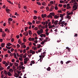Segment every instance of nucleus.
<instances>
[{"label":"nucleus","instance_id":"obj_1","mask_svg":"<svg viewBox=\"0 0 78 78\" xmlns=\"http://www.w3.org/2000/svg\"><path fill=\"white\" fill-rule=\"evenodd\" d=\"M12 45V44H11L10 43H8L6 45L7 46H6V48H7V49H11V48H12V47H9V46H11V45Z\"/></svg>","mask_w":78,"mask_h":78},{"label":"nucleus","instance_id":"obj_2","mask_svg":"<svg viewBox=\"0 0 78 78\" xmlns=\"http://www.w3.org/2000/svg\"><path fill=\"white\" fill-rule=\"evenodd\" d=\"M50 15H49L47 17H51V18H52V16H55V13L54 12H52L50 13Z\"/></svg>","mask_w":78,"mask_h":78},{"label":"nucleus","instance_id":"obj_3","mask_svg":"<svg viewBox=\"0 0 78 78\" xmlns=\"http://www.w3.org/2000/svg\"><path fill=\"white\" fill-rule=\"evenodd\" d=\"M37 33L38 35H40L41 34H42V33H43V29H41V30H38L37 31Z\"/></svg>","mask_w":78,"mask_h":78},{"label":"nucleus","instance_id":"obj_4","mask_svg":"<svg viewBox=\"0 0 78 78\" xmlns=\"http://www.w3.org/2000/svg\"><path fill=\"white\" fill-rule=\"evenodd\" d=\"M29 59H30L27 58H26L24 59V62L25 64H26L27 63V62L28 61V60H29Z\"/></svg>","mask_w":78,"mask_h":78},{"label":"nucleus","instance_id":"obj_5","mask_svg":"<svg viewBox=\"0 0 78 78\" xmlns=\"http://www.w3.org/2000/svg\"><path fill=\"white\" fill-rule=\"evenodd\" d=\"M78 5H74L73 6V8L74 9V10L76 11L77 9H78Z\"/></svg>","mask_w":78,"mask_h":78},{"label":"nucleus","instance_id":"obj_6","mask_svg":"<svg viewBox=\"0 0 78 78\" xmlns=\"http://www.w3.org/2000/svg\"><path fill=\"white\" fill-rule=\"evenodd\" d=\"M23 34L24 36H28V31H27L25 32H24L23 33Z\"/></svg>","mask_w":78,"mask_h":78},{"label":"nucleus","instance_id":"obj_7","mask_svg":"<svg viewBox=\"0 0 78 78\" xmlns=\"http://www.w3.org/2000/svg\"><path fill=\"white\" fill-rule=\"evenodd\" d=\"M28 40L29 41H34V38H32L31 37H30L28 38Z\"/></svg>","mask_w":78,"mask_h":78},{"label":"nucleus","instance_id":"obj_8","mask_svg":"<svg viewBox=\"0 0 78 78\" xmlns=\"http://www.w3.org/2000/svg\"><path fill=\"white\" fill-rule=\"evenodd\" d=\"M64 23H65V21H62V22H61V25H62V27H64Z\"/></svg>","mask_w":78,"mask_h":78},{"label":"nucleus","instance_id":"obj_9","mask_svg":"<svg viewBox=\"0 0 78 78\" xmlns=\"http://www.w3.org/2000/svg\"><path fill=\"white\" fill-rule=\"evenodd\" d=\"M2 37H5V36H6V34L3 33L2 35Z\"/></svg>","mask_w":78,"mask_h":78},{"label":"nucleus","instance_id":"obj_10","mask_svg":"<svg viewBox=\"0 0 78 78\" xmlns=\"http://www.w3.org/2000/svg\"><path fill=\"white\" fill-rule=\"evenodd\" d=\"M41 17H42L43 18H44V17H46V14H42L41 15Z\"/></svg>","mask_w":78,"mask_h":78},{"label":"nucleus","instance_id":"obj_11","mask_svg":"<svg viewBox=\"0 0 78 78\" xmlns=\"http://www.w3.org/2000/svg\"><path fill=\"white\" fill-rule=\"evenodd\" d=\"M58 21L56 20L55 22H54V24H55V25H56L58 23Z\"/></svg>","mask_w":78,"mask_h":78},{"label":"nucleus","instance_id":"obj_12","mask_svg":"<svg viewBox=\"0 0 78 78\" xmlns=\"http://www.w3.org/2000/svg\"><path fill=\"white\" fill-rule=\"evenodd\" d=\"M6 12H7V13H9V11H11V10H9V9H6Z\"/></svg>","mask_w":78,"mask_h":78},{"label":"nucleus","instance_id":"obj_13","mask_svg":"<svg viewBox=\"0 0 78 78\" xmlns=\"http://www.w3.org/2000/svg\"><path fill=\"white\" fill-rule=\"evenodd\" d=\"M28 32H29V34L30 35H31L32 34V33H32V32H31V30H29L28 31Z\"/></svg>","mask_w":78,"mask_h":78},{"label":"nucleus","instance_id":"obj_14","mask_svg":"<svg viewBox=\"0 0 78 78\" xmlns=\"http://www.w3.org/2000/svg\"><path fill=\"white\" fill-rule=\"evenodd\" d=\"M27 53H26L24 55H23V58H26V57H27Z\"/></svg>","mask_w":78,"mask_h":78},{"label":"nucleus","instance_id":"obj_15","mask_svg":"<svg viewBox=\"0 0 78 78\" xmlns=\"http://www.w3.org/2000/svg\"><path fill=\"white\" fill-rule=\"evenodd\" d=\"M47 70L48 71H50V70H51L50 67H48V68L47 69Z\"/></svg>","mask_w":78,"mask_h":78},{"label":"nucleus","instance_id":"obj_16","mask_svg":"<svg viewBox=\"0 0 78 78\" xmlns=\"http://www.w3.org/2000/svg\"><path fill=\"white\" fill-rule=\"evenodd\" d=\"M9 72H10L11 73H12V72H13V71H14L12 69H9Z\"/></svg>","mask_w":78,"mask_h":78},{"label":"nucleus","instance_id":"obj_17","mask_svg":"<svg viewBox=\"0 0 78 78\" xmlns=\"http://www.w3.org/2000/svg\"><path fill=\"white\" fill-rule=\"evenodd\" d=\"M5 44V43H2L1 44V46L2 47V48L4 47Z\"/></svg>","mask_w":78,"mask_h":78},{"label":"nucleus","instance_id":"obj_18","mask_svg":"<svg viewBox=\"0 0 78 78\" xmlns=\"http://www.w3.org/2000/svg\"><path fill=\"white\" fill-rule=\"evenodd\" d=\"M15 77L17 78L18 76H19V74H15Z\"/></svg>","mask_w":78,"mask_h":78},{"label":"nucleus","instance_id":"obj_19","mask_svg":"<svg viewBox=\"0 0 78 78\" xmlns=\"http://www.w3.org/2000/svg\"><path fill=\"white\" fill-rule=\"evenodd\" d=\"M66 17L68 18V19H71V17L69 15H67Z\"/></svg>","mask_w":78,"mask_h":78},{"label":"nucleus","instance_id":"obj_20","mask_svg":"<svg viewBox=\"0 0 78 78\" xmlns=\"http://www.w3.org/2000/svg\"><path fill=\"white\" fill-rule=\"evenodd\" d=\"M37 4L38 5H41V3L40 2H37Z\"/></svg>","mask_w":78,"mask_h":78},{"label":"nucleus","instance_id":"obj_21","mask_svg":"<svg viewBox=\"0 0 78 78\" xmlns=\"http://www.w3.org/2000/svg\"><path fill=\"white\" fill-rule=\"evenodd\" d=\"M58 17H59V16H57V15H55L54 16L55 19H58Z\"/></svg>","mask_w":78,"mask_h":78},{"label":"nucleus","instance_id":"obj_22","mask_svg":"<svg viewBox=\"0 0 78 78\" xmlns=\"http://www.w3.org/2000/svg\"><path fill=\"white\" fill-rule=\"evenodd\" d=\"M42 4L43 6H45V5H46V3L44 2H42Z\"/></svg>","mask_w":78,"mask_h":78},{"label":"nucleus","instance_id":"obj_23","mask_svg":"<svg viewBox=\"0 0 78 78\" xmlns=\"http://www.w3.org/2000/svg\"><path fill=\"white\" fill-rule=\"evenodd\" d=\"M7 74L9 76H11V73L9 72H8Z\"/></svg>","mask_w":78,"mask_h":78},{"label":"nucleus","instance_id":"obj_24","mask_svg":"<svg viewBox=\"0 0 78 78\" xmlns=\"http://www.w3.org/2000/svg\"><path fill=\"white\" fill-rule=\"evenodd\" d=\"M36 23H37V24H39V23H40L41 22L39 21L36 20Z\"/></svg>","mask_w":78,"mask_h":78},{"label":"nucleus","instance_id":"obj_25","mask_svg":"<svg viewBox=\"0 0 78 78\" xmlns=\"http://www.w3.org/2000/svg\"><path fill=\"white\" fill-rule=\"evenodd\" d=\"M64 14H60V17H62L64 16Z\"/></svg>","mask_w":78,"mask_h":78},{"label":"nucleus","instance_id":"obj_26","mask_svg":"<svg viewBox=\"0 0 78 78\" xmlns=\"http://www.w3.org/2000/svg\"><path fill=\"white\" fill-rule=\"evenodd\" d=\"M37 16H34V18H33V19H34V20H36V19H37Z\"/></svg>","mask_w":78,"mask_h":78},{"label":"nucleus","instance_id":"obj_27","mask_svg":"<svg viewBox=\"0 0 78 78\" xmlns=\"http://www.w3.org/2000/svg\"><path fill=\"white\" fill-rule=\"evenodd\" d=\"M8 20L9 21H10V22H11L12 20V19L11 18H9Z\"/></svg>","mask_w":78,"mask_h":78},{"label":"nucleus","instance_id":"obj_28","mask_svg":"<svg viewBox=\"0 0 78 78\" xmlns=\"http://www.w3.org/2000/svg\"><path fill=\"white\" fill-rule=\"evenodd\" d=\"M14 57L16 58V59H17V57L16 56V54L15 53H14Z\"/></svg>","mask_w":78,"mask_h":78},{"label":"nucleus","instance_id":"obj_29","mask_svg":"<svg viewBox=\"0 0 78 78\" xmlns=\"http://www.w3.org/2000/svg\"><path fill=\"white\" fill-rule=\"evenodd\" d=\"M18 51H20V53H22L23 52V50H20V49H18Z\"/></svg>","mask_w":78,"mask_h":78},{"label":"nucleus","instance_id":"obj_30","mask_svg":"<svg viewBox=\"0 0 78 78\" xmlns=\"http://www.w3.org/2000/svg\"><path fill=\"white\" fill-rule=\"evenodd\" d=\"M28 27H24L25 28V31H27V30H28Z\"/></svg>","mask_w":78,"mask_h":78},{"label":"nucleus","instance_id":"obj_31","mask_svg":"<svg viewBox=\"0 0 78 78\" xmlns=\"http://www.w3.org/2000/svg\"><path fill=\"white\" fill-rule=\"evenodd\" d=\"M16 55L17 56H18V57H21V58H22V56H20V55H19L18 53H16Z\"/></svg>","mask_w":78,"mask_h":78},{"label":"nucleus","instance_id":"obj_32","mask_svg":"<svg viewBox=\"0 0 78 78\" xmlns=\"http://www.w3.org/2000/svg\"><path fill=\"white\" fill-rule=\"evenodd\" d=\"M72 62L70 61H67L66 62V64H69V62Z\"/></svg>","mask_w":78,"mask_h":78},{"label":"nucleus","instance_id":"obj_33","mask_svg":"<svg viewBox=\"0 0 78 78\" xmlns=\"http://www.w3.org/2000/svg\"><path fill=\"white\" fill-rule=\"evenodd\" d=\"M70 8H71V7H70V6H68L66 7V9H69Z\"/></svg>","mask_w":78,"mask_h":78},{"label":"nucleus","instance_id":"obj_34","mask_svg":"<svg viewBox=\"0 0 78 78\" xmlns=\"http://www.w3.org/2000/svg\"><path fill=\"white\" fill-rule=\"evenodd\" d=\"M20 47V45H19V44H17V48H19Z\"/></svg>","mask_w":78,"mask_h":78},{"label":"nucleus","instance_id":"obj_35","mask_svg":"<svg viewBox=\"0 0 78 78\" xmlns=\"http://www.w3.org/2000/svg\"><path fill=\"white\" fill-rule=\"evenodd\" d=\"M15 65L17 67L19 66V64L17 63H15Z\"/></svg>","mask_w":78,"mask_h":78},{"label":"nucleus","instance_id":"obj_36","mask_svg":"<svg viewBox=\"0 0 78 78\" xmlns=\"http://www.w3.org/2000/svg\"><path fill=\"white\" fill-rule=\"evenodd\" d=\"M19 59L20 61H22L23 60V59L21 58H20L19 57Z\"/></svg>","mask_w":78,"mask_h":78},{"label":"nucleus","instance_id":"obj_37","mask_svg":"<svg viewBox=\"0 0 78 78\" xmlns=\"http://www.w3.org/2000/svg\"><path fill=\"white\" fill-rule=\"evenodd\" d=\"M41 28H42V29H44L45 28V26H41Z\"/></svg>","mask_w":78,"mask_h":78},{"label":"nucleus","instance_id":"obj_38","mask_svg":"<svg viewBox=\"0 0 78 78\" xmlns=\"http://www.w3.org/2000/svg\"><path fill=\"white\" fill-rule=\"evenodd\" d=\"M46 10H47V11H49V7H48L47 6L46 8Z\"/></svg>","mask_w":78,"mask_h":78},{"label":"nucleus","instance_id":"obj_39","mask_svg":"<svg viewBox=\"0 0 78 78\" xmlns=\"http://www.w3.org/2000/svg\"><path fill=\"white\" fill-rule=\"evenodd\" d=\"M23 41L24 42H27V40L24 38L23 39Z\"/></svg>","mask_w":78,"mask_h":78},{"label":"nucleus","instance_id":"obj_40","mask_svg":"<svg viewBox=\"0 0 78 78\" xmlns=\"http://www.w3.org/2000/svg\"><path fill=\"white\" fill-rule=\"evenodd\" d=\"M4 73L5 75H7V74H8V72L7 71H5L4 72Z\"/></svg>","mask_w":78,"mask_h":78},{"label":"nucleus","instance_id":"obj_41","mask_svg":"<svg viewBox=\"0 0 78 78\" xmlns=\"http://www.w3.org/2000/svg\"><path fill=\"white\" fill-rule=\"evenodd\" d=\"M28 24H29V25H31L32 24V23H31L30 22H28L27 23Z\"/></svg>","mask_w":78,"mask_h":78},{"label":"nucleus","instance_id":"obj_42","mask_svg":"<svg viewBox=\"0 0 78 78\" xmlns=\"http://www.w3.org/2000/svg\"><path fill=\"white\" fill-rule=\"evenodd\" d=\"M22 47L23 48H25L26 47V45H23L22 46Z\"/></svg>","mask_w":78,"mask_h":78},{"label":"nucleus","instance_id":"obj_43","mask_svg":"<svg viewBox=\"0 0 78 78\" xmlns=\"http://www.w3.org/2000/svg\"><path fill=\"white\" fill-rule=\"evenodd\" d=\"M34 30H36V31H37V30H38V29L37 28V27H35V28H34Z\"/></svg>","mask_w":78,"mask_h":78},{"label":"nucleus","instance_id":"obj_44","mask_svg":"<svg viewBox=\"0 0 78 78\" xmlns=\"http://www.w3.org/2000/svg\"><path fill=\"white\" fill-rule=\"evenodd\" d=\"M75 2H76V0H72V2L73 3H74Z\"/></svg>","mask_w":78,"mask_h":78},{"label":"nucleus","instance_id":"obj_45","mask_svg":"<svg viewBox=\"0 0 78 78\" xmlns=\"http://www.w3.org/2000/svg\"><path fill=\"white\" fill-rule=\"evenodd\" d=\"M3 69H4V68H3V67L0 68V70L1 71H2V70H3Z\"/></svg>","mask_w":78,"mask_h":78},{"label":"nucleus","instance_id":"obj_46","mask_svg":"<svg viewBox=\"0 0 78 78\" xmlns=\"http://www.w3.org/2000/svg\"><path fill=\"white\" fill-rule=\"evenodd\" d=\"M41 44H39L37 46V48H40L41 47Z\"/></svg>","mask_w":78,"mask_h":78},{"label":"nucleus","instance_id":"obj_47","mask_svg":"<svg viewBox=\"0 0 78 78\" xmlns=\"http://www.w3.org/2000/svg\"><path fill=\"white\" fill-rule=\"evenodd\" d=\"M40 37H43L44 36V34H41V35H40Z\"/></svg>","mask_w":78,"mask_h":78},{"label":"nucleus","instance_id":"obj_48","mask_svg":"<svg viewBox=\"0 0 78 78\" xmlns=\"http://www.w3.org/2000/svg\"><path fill=\"white\" fill-rule=\"evenodd\" d=\"M51 23L50 22H49V23H48V27H50V26L51 25Z\"/></svg>","mask_w":78,"mask_h":78},{"label":"nucleus","instance_id":"obj_49","mask_svg":"<svg viewBox=\"0 0 78 78\" xmlns=\"http://www.w3.org/2000/svg\"><path fill=\"white\" fill-rule=\"evenodd\" d=\"M32 49H37V47H35L34 46L32 47Z\"/></svg>","mask_w":78,"mask_h":78},{"label":"nucleus","instance_id":"obj_50","mask_svg":"<svg viewBox=\"0 0 78 78\" xmlns=\"http://www.w3.org/2000/svg\"><path fill=\"white\" fill-rule=\"evenodd\" d=\"M11 41L12 42H13L14 41V38H12L11 40Z\"/></svg>","mask_w":78,"mask_h":78},{"label":"nucleus","instance_id":"obj_51","mask_svg":"<svg viewBox=\"0 0 78 78\" xmlns=\"http://www.w3.org/2000/svg\"><path fill=\"white\" fill-rule=\"evenodd\" d=\"M8 65H9V64H8V63H6L5 64V66L6 67H7V66H8Z\"/></svg>","mask_w":78,"mask_h":78},{"label":"nucleus","instance_id":"obj_52","mask_svg":"<svg viewBox=\"0 0 78 78\" xmlns=\"http://www.w3.org/2000/svg\"><path fill=\"white\" fill-rule=\"evenodd\" d=\"M55 10H58V7L57 6H55Z\"/></svg>","mask_w":78,"mask_h":78},{"label":"nucleus","instance_id":"obj_53","mask_svg":"<svg viewBox=\"0 0 78 78\" xmlns=\"http://www.w3.org/2000/svg\"><path fill=\"white\" fill-rule=\"evenodd\" d=\"M12 68L13 70H14V69H16V66H12Z\"/></svg>","mask_w":78,"mask_h":78},{"label":"nucleus","instance_id":"obj_54","mask_svg":"<svg viewBox=\"0 0 78 78\" xmlns=\"http://www.w3.org/2000/svg\"><path fill=\"white\" fill-rule=\"evenodd\" d=\"M55 20H52V24H53V23H55Z\"/></svg>","mask_w":78,"mask_h":78},{"label":"nucleus","instance_id":"obj_55","mask_svg":"<svg viewBox=\"0 0 78 78\" xmlns=\"http://www.w3.org/2000/svg\"><path fill=\"white\" fill-rule=\"evenodd\" d=\"M53 26H49V27L48 28H53Z\"/></svg>","mask_w":78,"mask_h":78},{"label":"nucleus","instance_id":"obj_56","mask_svg":"<svg viewBox=\"0 0 78 78\" xmlns=\"http://www.w3.org/2000/svg\"><path fill=\"white\" fill-rule=\"evenodd\" d=\"M45 34L47 36L49 35V33H48V32H46Z\"/></svg>","mask_w":78,"mask_h":78},{"label":"nucleus","instance_id":"obj_57","mask_svg":"<svg viewBox=\"0 0 78 78\" xmlns=\"http://www.w3.org/2000/svg\"><path fill=\"white\" fill-rule=\"evenodd\" d=\"M58 6H60V7H62V5L59 4L58 5Z\"/></svg>","mask_w":78,"mask_h":78},{"label":"nucleus","instance_id":"obj_58","mask_svg":"<svg viewBox=\"0 0 78 78\" xmlns=\"http://www.w3.org/2000/svg\"><path fill=\"white\" fill-rule=\"evenodd\" d=\"M42 25H45V22H42Z\"/></svg>","mask_w":78,"mask_h":78},{"label":"nucleus","instance_id":"obj_59","mask_svg":"<svg viewBox=\"0 0 78 78\" xmlns=\"http://www.w3.org/2000/svg\"><path fill=\"white\" fill-rule=\"evenodd\" d=\"M23 52L24 53H26V49H24L23 50Z\"/></svg>","mask_w":78,"mask_h":78},{"label":"nucleus","instance_id":"obj_60","mask_svg":"<svg viewBox=\"0 0 78 78\" xmlns=\"http://www.w3.org/2000/svg\"><path fill=\"white\" fill-rule=\"evenodd\" d=\"M50 3H51V4H53V3H54L53 1H50Z\"/></svg>","mask_w":78,"mask_h":78},{"label":"nucleus","instance_id":"obj_61","mask_svg":"<svg viewBox=\"0 0 78 78\" xmlns=\"http://www.w3.org/2000/svg\"><path fill=\"white\" fill-rule=\"evenodd\" d=\"M0 42H3V39L2 38L0 39Z\"/></svg>","mask_w":78,"mask_h":78},{"label":"nucleus","instance_id":"obj_62","mask_svg":"<svg viewBox=\"0 0 78 78\" xmlns=\"http://www.w3.org/2000/svg\"><path fill=\"white\" fill-rule=\"evenodd\" d=\"M45 31L46 32H48V28L46 29Z\"/></svg>","mask_w":78,"mask_h":78},{"label":"nucleus","instance_id":"obj_63","mask_svg":"<svg viewBox=\"0 0 78 78\" xmlns=\"http://www.w3.org/2000/svg\"><path fill=\"white\" fill-rule=\"evenodd\" d=\"M33 50H30V53H33Z\"/></svg>","mask_w":78,"mask_h":78},{"label":"nucleus","instance_id":"obj_64","mask_svg":"<svg viewBox=\"0 0 78 78\" xmlns=\"http://www.w3.org/2000/svg\"><path fill=\"white\" fill-rule=\"evenodd\" d=\"M10 56L12 57V56H13V55H14V54L12 53H11L10 54Z\"/></svg>","mask_w":78,"mask_h":78}]
</instances>
